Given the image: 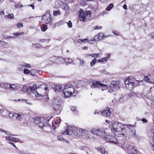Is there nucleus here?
<instances>
[{
    "label": "nucleus",
    "instance_id": "ea45409f",
    "mask_svg": "<svg viewBox=\"0 0 154 154\" xmlns=\"http://www.w3.org/2000/svg\"><path fill=\"white\" fill-rule=\"evenodd\" d=\"M36 118L34 120V122L36 124H38V123H39V122L40 121V119L39 118Z\"/></svg>",
    "mask_w": 154,
    "mask_h": 154
},
{
    "label": "nucleus",
    "instance_id": "4468645a",
    "mask_svg": "<svg viewBox=\"0 0 154 154\" xmlns=\"http://www.w3.org/2000/svg\"><path fill=\"white\" fill-rule=\"evenodd\" d=\"M144 79L147 82L150 84H154V77L148 75L144 77Z\"/></svg>",
    "mask_w": 154,
    "mask_h": 154
},
{
    "label": "nucleus",
    "instance_id": "7ed1b4c3",
    "mask_svg": "<svg viewBox=\"0 0 154 154\" xmlns=\"http://www.w3.org/2000/svg\"><path fill=\"white\" fill-rule=\"evenodd\" d=\"M119 81H112L109 85L108 91L111 93L115 91L118 90L119 88Z\"/></svg>",
    "mask_w": 154,
    "mask_h": 154
},
{
    "label": "nucleus",
    "instance_id": "5fc2aeb1",
    "mask_svg": "<svg viewBox=\"0 0 154 154\" xmlns=\"http://www.w3.org/2000/svg\"><path fill=\"white\" fill-rule=\"evenodd\" d=\"M13 142H17L18 141V138H16L14 137H13L12 140Z\"/></svg>",
    "mask_w": 154,
    "mask_h": 154
},
{
    "label": "nucleus",
    "instance_id": "0eeeda50",
    "mask_svg": "<svg viewBox=\"0 0 154 154\" xmlns=\"http://www.w3.org/2000/svg\"><path fill=\"white\" fill-rule=\"evenodd\" d=\"M9 117L13 119H18L21 120L24 118V115L23 114H19L16 113H10L9 114Z\"/></svg>",
    "mask_w": 154,
    "mask_h": 154
},
{
    "label": "nucleus",
    "instance_id": "c9c22d12",
    "mask_svg": "<svg viewBox=\"0 0 154 154\" xmlns=\"http://www.w3.org/2000/svg\"><path fill=\"white\" fill-rule=\"evenodd\" d=\"M72 86V85L70 84H68L65 85L63 90H65L66 91L67 89H68L69 88L71 87Z\"/></svg>",
    "mask_w": 154,
    "mask_h": 154
},
{
    "label": "nucleus",
    "instance_id": "423d86ee",
    "mask_svg": "<svg viewBox=\"0 0 154 154\" xmlns=\"http://www.w3.org/2000/svg\"><path fill=\"white\" fill-rule=\"evenodd\" d=\"M104 140H105L107 142L110 143L115 144H118L116 138L112 135L106 136L104 137Z\"/></svg>",
    "mask_w": 154,
    "mask_h": 154
},
{
    "label": "nucleus",
    "instance_id": "338daca9",
    "mask_svg": "<svg viewBox=\"0 0 154 154\" xmlns=\"http://www.w3.org/2000/svg\"><path fill=\"white\" fill-rule=\"evenodd\" d=\"M9 143L10 144H12L15 147V149H17V148L15 144L14 143L11 142H9Z\"/></svg>",
    "mask_w": 154,
    "mask_h": 154
},
{
    "label": "nucleus",
    "instance_id": "aec40b11",
    "mask_svg": "<svg viewBox=\"0 0 154 154\" xmlns=\"http://www.w3.org/2000/svg\"><path fill=\"white\" fill-rule=\"evenodd\" d=\"M63 9L65 11V13L66 14H67L69 13L70 10L69 7L68 5H66L64 6Z\"/></svg>",
    "mask_w": 154,
    "mask_h": 154
},
{
    "label": "nucleus",
    "instance_id": "e433bc0d",
    "mask_svg": "<svg viewBox=\"0 0 154 154\" xmlns=\"http://www.w3.org/2000/svg\"><path fill=\"white\" fill-rule=\"evenodd\" d=\"M100 151L102 154H105V150L104 147H102L100 149Z\"/></svg>",
    "mask_w": 154,
    "mask_h": 154
},
{
    "label": "nucleus",
    "instance_id": "f704fd0d",
    "mask_svg": "<svg viewBox=\"0 0 154 154\" xmlns=\"http://www.w3.org/2000/svg\"><path fill=\"white\" fill-rule=\"evenodd\" d=\"M39 88H41L43 89H45V90H48V88L47 87V85L45 84H42L40 85V86Z\"/></svg>",
    "mask_w": 154,
    "mask_h": 154
},
{
    "label": "nucleus",
    "instance_id": "1a4fd4ad",
    "mask_svg": "<svg viewBox=\"0 0 154 154\" xmlns=\"http://www.w3.org/2000/svg\"><path fill=\"white\" fill-rule=\"evenodd\" d=\"M123 126H125L126 128H128L130 130L131 135L133 137L136 138L137 137V135L136 133V131L134 129H131L133 125L131 124H124Z\"/></svg>",
    "mask_w": 154,
    "mask_h": 154
},
{
    "label": "nucleus",
    "instance_id": "f3484780",
    "mask_svg": "<svg viewBox=\"0 0 154 154\" xmlns=\"http://www.w3.org/2000/svg\"><path fill=\"white\" fill-rule=\"evenodd\" d=\"M53 87V89L55 91H61L62 90V87L60 85H54Z\"/></svg>",
    "mask_w": 154,
    "mask_h": 154
},
{
    "label": "nucleus",
    "instance_id": "4c0bfd02",
    "mask_svg": "<svg viewBox=\"0 0 154 154\" xmlns=\"http://www.w3.org/2000/svg\"><path fill=\"white\" fill-rule=\"evenodd\" d=\"M96 39H100L101 40V38H100V36H98L97 35L95 36L93 38V40H91L92 41L96 40Z\"/></svg>",
    "mask_w": 154,
    "mask_h": 154
},
{
    "label": "nucleus",
    "instance_id": "a211bd4d",
    "mask_svg": "<svg viewBox=\"0 0 154 154\" xmlns=\"http://www.w3.org/2000/svg\"><path fill=\"white\" fill-rule=\"evenodd\" d=\"M134 83L131 82L128 85H125L126 87L130 90H132L134 86Z\"/></svg>",
    "mask_w": 154,
    "mask_h": 154
},
{
    "label": "nucleus",
    "instance_id": "49530a36",
    "mask_svg": "<svg viewBox=\"0 0 154 154\" xmlns=\"http://www.w3.org/2000/svg\"><path fill=\"white\" fill-rule=\"evenodd\" d=\"M37 124H38V125L40 127V128H41L42 129V127L44 126L43 123L41 121H40L39 123H38Z\"/></svg>",
    "mask_w": 154,
    "mask_h": 154
},
{
    "label": "nucleus",
    "instance_id": "20e7f679",
    "mask_svg": "<svg viewBox=\"0 0 154 154\" xmlns=\"http://www.w3.org/2000/svg\"><path fill=\"white\" fill-rule=\"evenodd\" d=\"M88 131L94 135L102 137L104 135L106 134V132L104 130L101 129L94 128L92 130L89 131Z\"/></svg>",
    "mask_w": 154,
    "mask_h": 154
},
{
    "label": "nucleus",
    "instance_id": "de8ad7c7",
    "mask_svg": "<svg viewBox=\"0 0 154 154\" xmlns=\"http://www.w3.org/2000/svg\"><path fill=\"white\" fill-rule=\"evenodd\" d=\"M100 55V54L99 53L98 54H91L90 56H92V57H97L99 56V55Z\"/></svg>",
    "mask_w": 154,
    "mask_h": 154
},
{
    "label": "nucleus",
    "instance_id": "e2e57ef3",
    "mask_svg": "<svg viewBox=\"0 0 154 154\" xmlns=\"http://www.w3.org/2000/svg\"><path fill=\"white\" fill-rule=\"evenodd\" d=\"M22 66H24L26 67L27 68H30L31 67V65L30 64L28 63H26L24 65H22Z\"/></svg>",
    "mask_w": 154,
    "mask_h": 154
},
{
    "label": "nucleus",
    "instance_id": "39448f33",
    "mask_svg": "<svg viewBox=\"0 0 154 154\" xmlns=\"http://www.w3.org/2000/svg\"><path fill=\"white\" fill-rule=\"evenodd\" d=\"M75 128V126H68L67 127L65 130L62 131L61 133L63 134L71 135L73 133L74 134Z\"/></svg>",
    "mask_w": 154,
    "mask_h": 154
},
{
    "label": "nucleus",
    "instance_id": "c03bdc74",
    "mask_svg": "<svg viewBox=\"0 0 154 154\" xmlns=\"http://www.w3.org/2000/svg\"><path fill=\"white\" fill-rule=\"evenodd\" d=\"M29 70L28 69H25L24 70L23 73L25 74H29Z\"/></svg>",
    "mask_w": 154,
    "mask_h": 154
},
{
    "label": "nucleus",
    "instance_id": "bf43d9fd",
    "mask_svg": "<svg viewBox=\"0 0 154 154\" xmlns=\"http://www.w3.org/2000/svg\"><path fill=\"white\" fill-rule=\"evenodd\" d=\"M70 109L72 111H76V107L73 106H71L70 107Z\"/></svg>",
    "mask_w": 154,
    "mask_h": 154
},
{
    "label": "nucleus",
    "instance_id": "6e6d98bb",
    "mask_svg": "<svg viewBox=\"0 0 154 154\" xmlns=\"http://www.w3.org/2000/svg\"><path fill=\"white\" fill-rule=\"evenodd\" d=\"M22 100L23 101H24L25 102L28 104H29V105H32L31 103L30 102H28V101L26 99H22Z\"/></svg>",
    "mask_w": 154,
    "mask_h": 154
},
{
    "label": "nucleus",
    "instance_id": "0e129e2a",
    "mask_svg": "<svg viewBox=\"0 0 154 154\" xmlns=\"http://www.w3.org/2000/svg\"><path fill=\"white\" fill-rule=\"evenodd\" d=\"M130 82H129V80L127 79L125 81V83L126 85H128Z\"/></svg>",
    "mask_w": 154,
    "mask_h": 154
},
{
    "label": "nucleus",
    "instance_id": "c85d7f7f",
    "mask_svg": "<svg viewBox=\"0 0 154 154\" xmlns=\"http://www.w3.org/2000/svg\"><path fill=\"white\" fill-rule=\"evenodd\" d=\"M60 14L61 12H60V11L59 10L54 11L53 12V14L54 16H57L58 15Z\"/></svg>",
    "mask_w": 154,
    "mask_h": 154
},
{
    "label": "nucleus",
    "instance_id": "7c9ffc66",
    "mask_svg": "<svg viewBox=\"0 0 154 154\" xmlns=\"http://www.w3.org/2000/svg\"><path fill=\"white\" fill-rule=\"evenodd\" d=\"M97 61L96 58L92 60L91 62L90 65L91 66H93L96 63V61Z\"/></svg>",
    "mask_w": 154,
    "mask_h": 154
},
{
    "label": "nucleus",
    "instance_id": "052dcab7",
    "mask_svg": "<svg viewBox=\"0 0 154 154\" xmlns=\"http://www.w3.org/2000/svg\"><path fill=\"white\" fill-rule=\"evenodd\" d=\"M13 137L10 136H7L6 137V138L8 140H12Z\"/></svg>",
    "mask_w": 154,
    "mask_h": 154
},
{
    "label": "nucleus",
    "instance_id": "13d9d810",
    "mask_svg": "<svg viewBox=\"0 0 154 154\" xmlns=\"http://www.w3.org/2000/svg\"><path fill=\"white\" fill-rule=\"evenodd\" d=\"M26 90L29 93H30L31 92H32L31 88L30 87H29V88H28L26 89Z\"/></svg>",
    "mask_w": 154,
    "mask_h": 154
},
{
    "label": "nucleus",
    "instance_id": "2eb2a0df",
    "mask_svg": "<svg viewBox=\"0 0 154 154\" xmlns=\"http://www.w3.org/2000/svg\"><path fill=\"white\" fill-rule=\"evenodd\" d=\"M79 17L80 21H85L86 17L85 12L82 11H79Z\"/></svg>",
    "mask_w": 154,
    "mask_h": 154
},
{
    "label": "nucleus",
    "instance_id": "9d476101",
    "mask_svg": "<svg viewBox=\"0 0 154 154\" xmlns=\"http://www.w3.org/2000/svg\"><path fill=\"white\" fill-rule=\"evenodd\" d=\"M107 87V86L102 83L100 81H94L92 82V85H91V88H99L100 87Z\"/></svg>",
    "mask_w": 154,
    "mask_h": 154
},
{
    "label": "nucleus",
    "instance_id": "4d7b16f0",
    "mask_svg": "<svg viewBox=\"0 0 154 154\" xmlns=\"http://www.w3.org/2000/svg\"><path fill=\"white\" fill-rule=\"evenodd\" d=\"M131 151L132 154H136L137 152V151L134 149L133 148L131 149Z\"/></svg>",
    "mask_w": 154,
    "mask_h": 154
},
{
    "label": "nucleus",
    "instance_id": "864d4df0",
    "mask_svg": "<svg viewBox=\"0 0 154 154\" xmlns=\"http://www.w3.org/2000/svg\"><path fill=\"white\" fill-rule=\"evenodd\" d=\"M4 112H6L8 114V113L7 110H4L3 109V111L2 112H0V114H1L3 116H5V114L4 113Z\"/></svg>",
    "mask_w": 154,
    "mask_h": 154
},
{
    "label": "nucleus",
    "instance_id": "774afa93",
    "mask_svg": "<svg viewBox=\"0 0 154 154\" xmlns=\"http://www.w3.org/2000/svg\"><path fill=\"white\" fill-rule=\"evenodd\" d=\"M142 121L143 123H146L147 122V120L145 118H143L142 119Z\"/></svg>",
    "mask_w": 154,
    "mask_h": 154
},
{
    "label": "nucleus",
    "instance_id": "09e8293b",
    "mask_svg": "<svg viewBox=\"0 0 154 154\" xmlns=\"http://www.w3.org/2000/svg\"><path fill=\"white\" fill-rule=\"evenodd\" d=\"M79 149L81 150L86 151L88 149V148L85 146H81Z\"/></svg>",
    "mask_w": 154,
    "mask_h": 154
},
{
    "label": "nucleus",
    "instance_id": "72a5a7b5",
    "mask_svg": "<svg viewBox=\"0 0 154 154\" xmlns=\"http://www.w3.org/2000/svg\"><path fill=\"white\" fill-rule=\"evenodd\" d=\"M29 72L31 75L33 76L35 75L36 70L34 69H32Z\"/></svg>",
    "mask_w": 154,
    "mask_h": 154
},
{
    "label": "nucleus",
    "instance_id": "a19ab883",
    "mask_svg": "<svg viewBox=\"0 0 154 154\" xmlns=\"http://www.w3.org/2000/svg\"><path fill=\"white\" fill-rule=\"evenodd\" d=\"M24 32H22V33H20V32H17V33H15L14 32L13 33V35H14L18 36L19 35H23L24 34Z\"/></svg>",
    "mask_w": 154,
    "mask_h": 154
},
{
    "label": "nucleus",
    "instance_id": "f8f14e48",
    "mask_svg": "<svg viewBox=\"0 0 154 154\" xmlns=\"http://www.w3.org/2000/svg\"><path fill=\"white\" fill-rule=\"evenodd\" d=\"M85 131H86L85 129L76 128L75 127V131H74V134L77 136H82L83 133Z\"/></svg>",
    "mask_w": 154,
    "mask_h": 154
},
{
    "label": "nucleus",
    "instance_id": "603ef678",
    "mask_svg": "<svg viewBox=\"0 0 154 154\" xmlns=\"http://www.w3.org/2000/svg\"><path fill=\"white\" fill-rule=\"evenodd\" d=\"M17 26L18 28H20L21 26L23 27V24L22 23L20 22L19 23H18L17 24Z\"/></svg>",
    "mask_w": 154,
    "mask_h": 154
},
{
    "label": "nucleus",
    "instance_id": "5701e85b",
    "mask_svg": "<svg viewBox=\"0 0 154 154\" xmlns=\"http://www.w3.org/2000/svg\"><path fill=\"white\" fill-rule=\"evenodd\" d=\"M7 44L5 42L0 40V47H5Z\"/></svg>",
    "mask_w": 154,
    "mask_h": 154
},
{
    "label": "nucleus",
    "instance_id": "cd10ccee",
    "mask_svg": "<svg viewBox=\"0 0 154 154\" xmlns=\"http://www.w3.org/2000/svg\"><path fill=\"white\" fill-rule=\"evenodd\" d=\"M137 94L135 92H132L129 93L128 94V96L130 97H132L134 96L135 95H137V96H138L137 95Z\"/></svg>",
    "mask_w": 154,
    "mask_h": 154
},
{
    "label": "nucleus",
    "instance_id": "b1692460",
    "mask_svg": "<svg viewBox=\"0 0 154 154\" xmlns=\"http://www.w3.org/2000/svg\"><path fill=\"white\" fill-rule=\"evenodd\" d=\"M44 126L42 127V130L45 129L47 128H50V125L48 122H45L43 123Z\"/></svg>",
    "mask_w": 154,
    "mask_h": 154
},
{
    "label": "nucleus",
    "instance_id": "4be33fe9",
    "mask_svg": "<svg viewBox=\"0 0 154 154\" xmlns=\"http://www.w3.org/2000/svg\"><path fill=\"white\" fill-rule=\"evenodd\" d=\"M88 41V38H85L84 39H79L78 40V42L79 43L81 44V42H87Z\"/></svg>",
    "mask_w": 154,
    "mask_h": 154
},
{
    "label": "nucleus",
    "instance_id": "f257e3e1",
    "mask_svg": "<svg viewBox=\"0 0 154 154\" xmlns=\"http://www.w3.org/2000/svg\"><path fill=\"white\" fill-rule=\"evenodd\" d=\"M112 129L115 131L114 134L116 135V132H119V134H121L122 136H125L127 135V132L125 131V129L122 128V125L116 122L113 124L112 126Z\"/></svg>",
    "mask_w": 154,
    "mask_h": 154
},
{
    "label": "nucleus",
    "instance_id": "473e14b6",
    "mask_svg": "<svg viewBox=\"0 0 154 154\" xmlns=\"http://www.w3.org/2000/svg\"><path fill=\"white\" fill-rule=\"evenodd\" d=\"M113 6V4L112 3H111L109 6L107 7L106 8V10L108 11H110Z\"/></svg>",
    "mask_w": 154,
    "mask_h": 154
},
{
    "label": "nucleus",
    "instance_id": "393cba45",
    "mask_svg": "<svg viewBox=\"0 0 154 154\" xmlns=\"http://www.w3.org/2000/svg\"><path fill=\"white\" fill-rule=\"evenodd\" d=\"M0 132H4L6 135H12L14 136V135H13L11 134V133L10 132H8L7 131H5L2 128H1L0 129Z\"/></svg>",
    "mask_w": 154,
    "mask_h": 154
},
{
    "label": "nucleus",
    "instance_id": "9b49d317",
    "mask_svg": "<svg viewBox=\"0 0 154 154\" xmlns=\"http://www.w3.org/2000/svg\"><path fill=\"white\" fill-rule=\"evenodd\" d=\"M74 91L75 89L72 86L69 88L68 89H67L66 91L65 90H63V92L65 96L67 97L71 96Z\"/></svg>",
    "mask_w": 154,
    "mask_h": 154
},
{
    "label": "nucleus",
    "instance_id": "69168bd1",
    "mask_svg": "<svg viewBox=\"0 0 154 154\" xmlns=\"http://www.w3.org/2000/svg\"><path fill=\"white\" fill-rule=\"evenodd\" d=\"M73 61V60H72L71 59L70 60V61H68V62H66V65H68V64H71V63H72Z\"/></svg>",
    "mask_w": 154,
    "mask_h": 154
},
{
    "label": "nucleus",
    "instance_id": "6e6552de",
    "mask_svg": "<svg viewBox=\"0 0 154 154\" xmlns=\"http://www.w3.org/2000/svg\"><path fill=\"white\" fill-rule=\"evenodd\" d=\"M38 91H35L36 93L35 94V96L36 97H43L45 96L46 95V90L45 89L41 88H38Z\"/></svg>",
    "mask_w": 154,
    "mask_h": 154
},
{
    "label": "nucleus",
    "instance_id": "37998d69",
    "mask_svg": "<svg viewBox=\"0 0 154 154\" xmlns=\"http://www.w3.org/2000/svg\"><path fill=\"white\" fill-rule=\"evenodd\" d=\"M57 138L59 140H63L64 139L62 135L58 136Z\"/></svg>",
    "mask_w": 154,
    "mask_h": 154
},
{
    "label": "nucleus",
    "instance_id": "bb28decb",
    "mask_svg": "<svg viewBox=\"0 0 154 154\" xmlns=\"http://www.w3.org/2000/svg\"><path fill=\"white\" fill-rule=\"evenodd\" d=\"M78 60H80V63L79 65L80 66H84V64L85 63V62L83 59H79L77 58Z\"/></svg>",
    "mask_w": 154,
    "mask_h": 154
},
{
    "label": "nucleus",
    "instance_id": "a878e982",
    "mask_svg": "<svg viewBox=\"0 0 154 154\" xmlns=\"http://www.w3.org/2000/svg\"><path fill=\"white\" fill-rule=\"evenodd\" d=\"M32 92H34L36 90L37 88V86L35 85H33L32 86H30Z\"/></svg>",
    "mask_w": 154,
    "mask_h": 154
},
{
    "label": "nucleus",
    "instance_id": "ddd939ff",
    "mask_svg": "<svg viewBox=\"0 0 154 154\" xmlns=\"http://www.w3.org/2000/svg\"><path fill=\"white\" fill-rule=\"evenodd\" d=\"M42 19L45 20L46 23L48 24L51 22V18L50 14L46 12L45 15L42 17Z\"/></svg>",
    "mask_w": 154,
    "mask_h": 154
},
{
    "label": "nucleus",
    "instance_id": "3c124183",
    "mask_svg": "<svg viewBox=\"0 0 154 154\" xmlns=\"http://www.w3.org/2000/svg\"><path fill=\"white\" fill-rule=\"evenodd\" d=\"M8 18L12 19L14 17V15L12 14H11L8 15Z\"/></svg>",
    "mask_w": 154,
    "mask_h": 154
},
{
    "label": "nucleus",
    "instance_id": "dca6fc26",
    "mask_svg": "<svg viewBox=\"0 0 154 154\" xmlns=\"http://www.w3.org/2000/svg\"><path fill=\"white\" fill-rule=\"evenodd\" d=\"M110 109V108H109L108 109L103 111L101 112L102 114L104 116H109L110 115L111 112Z\"/></svg>",
    "mask_w": 154,
    "mask_h": 154
},
{
    "label": "nucleus",
    "instance_id": "412c9836",
    "mask_svg": "<svg viewBox=\"0 0 154 154\" xmlns=\"http://www.w3.org/2000/svg\"><path fill=\"white\" fill-rule=\"evenodd\" d=\"M85 13L86 17L89 18L91 16V15L92 13V12L91 11H86Z\"/></svg>",
    "mask_w": 154,
    "mask_h": 154
},
{
    "label": "nucleus",
    "instance_id": "6ab92c4d",
    "mask_svg": "<svg viewBox=\"0 0 154 154\" xmlns=\"http://www.w3.org/2000/svg\"><path fill=\"white\" fill-rule=\"evenodd\" d=\"M0 86L3 88L5 89H9L8 85L6 83H2L0 84Z\"/></svg>",
    "mask_w": 154,
    "mask_h": 154
},
{
    "label": "nucleus",
    "instance_id": "a18cd8bd",
    "mask_svg": "<svg viewBox=\"0 0 154 154\" xmlns=\"http://www.w3.org/2000/svg\"><path fill=\"white\" fill-rule=\"evenodd\" d=\"M69 28H71L72 27V23L70 21H69V22H66Z\"/></svg>",
    "mask_w": 154,
    "mask_h": 154
},
{
    "label": "nucleus",
    "instance_id": "f03ea898",
    "mask_svg": "<svg viewBox=\"0 0 154 154\" xmlns=\"http://www.w3.org/2000/svg\"><path fill=\"white\" fill-rule=\"evenodd\" d=\"M61 103V100L57 98L55 99L53 101V109L57 114L60 113L62 109Z\"/></svg>",
    "mask_w": 154,
    "mask_h": 154
},
{
    "label": "nucleus",
    "instance_id": "2f4dec72",
    "mask_svg": "<svg viewBox=\"0 0 154 154\" xmlns=\"http://www.w3.org/2000/svg\"><path fill=\"white\" fill-rule=\"evenodd\" d=\"M47 26L45 24H44L41 27V30L43 32H45L47 30Z\"/></svg>",
    "mask_w": 154,
    "mask_h": 154
},
{
    "label": "nucleus",
    "instance_id": "c756f323",
    "mask_svg": "<svg viewBox=\"0 0 154 154\" xmlns=\"http://www.w3.org/2000/svg\"><path fill=\"white\" fill-rule=\"evenodd\" d=\"M32 46L34 47L35 48H42V45L39 44H32Z\"/></svg>",
    "mask_w": 154,
    "mask_h": 154
},
{
    "label": "nucleus",
    "instance_id": "58836bf2",
    "mask_svg": "<svg viewBox=\"0 0 154 154\" xmlns=\"http://www.w3.org/2000/svg\"><path fill=\"white\" fill-rule=\"evenodd\" d=\"M97 35L98 36H100V38H101V39L103 38L104 37H106L107 36H104L103 33H100L98 34Z\"/></svg>",
    "mask_w": 154,
    "mask_h": 154
},
{
    "label": "nucleus",
    "instance_id": "680f3d73",
    "mask_svg": "<svg viewBox=\"0 0 154 154\" xmlns=\"http://www.w3.org/2000/svg\"><path fill=\"white\" fill-rule=\"evenodd\" d=\"M27 89V87L25 85H23V86L22 87V89H21L22 91H24L25 90H26Z\"/></svg>",
    "mask_w": 154,
    "mask_h": 154
},
{
    "label": "nucleus",
    "instance_id": "79ce46f5",
    "mask_svg": "<svg viewBox=\"0 0 154 154\" xmlns=\"http://www.w3.org/2000/svg\"><path fill=\"white\" fill-rule=\"evenodd\" d=\"M107 60L105 57L101 59L97 60V61L98 62H103L104 61H106Z\"/></svg>",
    "mask_w": 154,
    "mask_h": 154
},
{
    "label": "nucleus",
    "instance_id": "8fccbe9b",
    "mask_svg": "<svg viewBox=\"0 0 154 154\" xmlns=\"http://www.w3.org/2000/svg\"><path fill=\"white\" fill-rule=\"evenodd\" d=\"M9 88L14 89L16 88V86L14 85H10V84H9Z\"/></svg>",
    "mask_w": 154,
    "mask_h": 154
}]
</instances>
